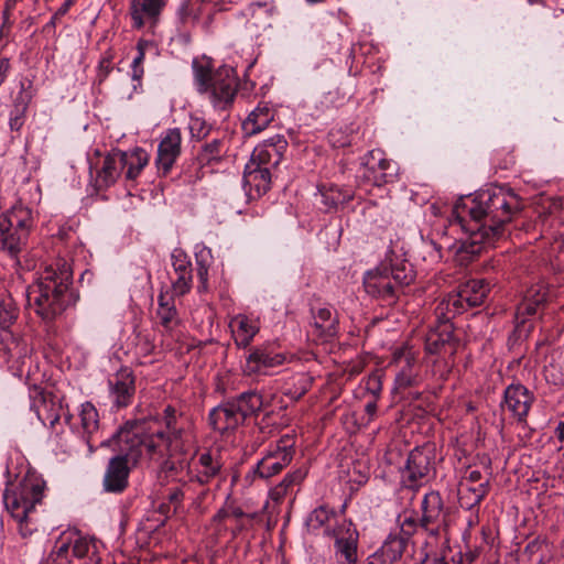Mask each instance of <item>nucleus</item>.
I'll return each mask as SVG.
<instances>
[{
  "mask_svg": "<svg viewBox=\"0 0 564 564\" xmlns=\"http://www.w3.org/2000/svg\"><path fill=\"white\" fill-rule=\"evenodd\" d=\"M522 207V199L518 194L511 188L497 185L457 202L452 212L454 223L469 234V237L449 247L455 262L459 265L471 262L481 253L486 243H492L503 234L505 226Z\"/></svg>",
  "mask_w": 564,
  "mask_h": 564,
  "instance_id": "1",
  "label": "nucleus"
},
{
  "mask_svg": "<svg viewBox=\"0 0 564 564\" xmlns=\"http://www.w3.org/2000/svg\"><path fill=\"white\" fill-rule=\"evenodd\" d=\"M73 270L65 259H56L44 267L36 281L28 288V303L45 323H52L69 306L78 294L72 289Z\"/></svg>",
  "mask_w": 564,
  "mask_h": 564,
  "instance_id": "2",
  "label": "nucleus"
},
{
  "mask_svg": "<svg viewBox=\"0 0 564 564\" xmlns=\"http://www.w3.org/2000/svg\"><path fill=\"white\" fill-rule=\"evenodd\" d=\"M45 481L35 474H28L12 489L3 492V502L11 517L18 522V529L23 538H28L37 531L36 521L33 518L35 506L42 502Z\"/></svg>",
  "mask_w": 564,
  "mask_h": 564,
  "instance_id": "3",
  "label": "nucleus"
},
{
  "mask_svg": "<svg viewBox=\"0 0 564 564\" xmlns=\"http://www.w3.org/2000/svg\"><path fill=\"white\" fill-rule=\"evenodd\" d=\"M194 79L200 94L209 93L215 107L225 108L232 102L237 93L236 72L230 66H221L215 72L208 63L193 61Z\"/></svg>",
  "mask_w": 564,
  "mask_h": 564,
  "instance_id": "4",
  "label": "nucleus"
},
{
  "mask_svg": "<svg viewBox=\"0 0 564 564\" xmlns=\"http://www.w3.org/2000/svg\"><path fill=\"white\" fill-rule=\"evenodd\" d=\"M34 227L33 212L22 203L0 215V251L17 258Z\"/></svg>",
  "mask_w": 564,
  "mask_h": 564,
  "instance_id": "5",
  "label": "nucleus"
},
{
  "mask_svg": "<svg viewBox=\"0 0 564 564\" xmlns=\"http://www.w3.org/2000/svg\"><path fill=\"white\" fill-rule=\"evenodd\" d=\"M152 420L164 426L156 430V436L164 440L165 449H170L173 454L189 453L195 441L194 427L192 421L181 410L169 404Z\"/></svg>",
  "mask_w": 564,
  "mask_h": 564,
  "instance_id": "6",
  "label": "nucleus"
},
{
  "mask_svg": "<svg viewBox=\"0 0 564 564\" xmlns=\"http://www.w3.org/2000/svg\"><path fill=\"white\" fill-rule=\"evenodd\" d=\"M436 474V445L426 442L409 452L400 468L401 488L417 492Z\"/></svg>",
  "mask_w": 564,
  "mask_h": 564,
  "instance_id": "7",
  "label": "nucleus"
},
{
  "mask_svg": "<svg viewBox=\"0 0 564 564\" xmlns=\"http://www.w3.org/2000/svg\"><path fill=\"white\" fill-rule=\"evenodd\" d=\"M100 445L108 446L117 453L109 459L106 467L102 479L104 490L111 494H121L128 488L131 468L138 464V454L131 447L116 444L113 435L102 441Z\"/></svg>",
  "mask_w": 564,
  "mask_h": 564,
  "instance_id": "8",
  "label": "nucleus"
},
{
  "mask_svg": "<svg viewBox=\"0 0 564 564\" xmlns=\"http://www.w3.org/2000/svg\"><path fill=\"white\" fill-rule=\"evenodd\" d=\"M148 421H128L113 434V442L123 447H131L138 454V462L145 453L150 458L161 454L163 438L156 436L155 431L147 430Z\"/></svg>",
  "mask_w": 564,
  "mask_h": 564,
  "instance_id": "9",
  "label": "nucleus"
},
{
  "mask_svg": "<svg viewBox=\"0 0 564 564\" xmlns=\"http://www.w3.org/2000/svg\"><path fill=\"white\" fill-rule=\"evenodd\" d=\"M489 284L484 279L468 280L449 293L436 307V312L444 315V311L452 316L464 313L468 308L480 306L488 293Z\"/></svg>",
  "mask_w": 564,
  "mask_h": 564,
  "instance_id": "10",
  "label": "nucleus"
},
{
  "mask_svg": "<svg viewBox=\"0 0 564 564\" xmlns=\"http://www.w3.org/2000/svg\"><path fill=\"white\" fill-rule=\"evenodd\" d=\"M294 454L292 437L289 435L282 436L268 446L262 458L252 468L253 476L260 479H269L280 474L291 464Z\"/></svg>",
  "mask_w": 564,
  "mask_h": 564,
  "instance_id": "11",
  "label": "nucleus"
},
{
  "mask_svg": "<svg viewBox=\"0 0 564 564\" xmlns=\"http://www.w3.org/2000/svg\"><path fill=\"white\" fill-rule=\"evenodd\" d=\"M325 535L334 539V554L337 564L358 563L359 533L351 521H343L335 528H326Z\"/></svg>",
  "mask_w": 564,
  "mask_h": 564,
  "instance_id": "12",
  "label": "nucleus"
},
{
  "mask_svg": "<svg viewBox=\"0 0 564 564\" xmlns=\"http://www.w3.org/2000/svg\"><path fill=\"white\" fill-rule=\"evenodd\" d=\"M490 491V477L480 470H466L458 486V501L462 508L478 507Z\"/></svg>",
  "mask_w": 564,
  "mask_h": 564,
  "instance_id": "13",
  "label": "nucleus"
},
{
  "mask_svg": "<svg viewBox=\"0 0 564 564\" xmlns=\"http://www.w3.org/2000/svg\"><path fill=\"white\" fill-rule=\"evenodd\" d=\"M366 177L373 185L382 186L398 180L399 166L395 162L388 160L380 149L371 150L364 159Z\"/></svg>",
  "mask_w": 564,
  "mask_h": 564,
  "instance_id": "14",
  "label": "nucleus"
},
{
  "mask_svg": "<svg viewBox=\"0 0 564 564\" xmlns=\"http://www.w3.org/2000/svg\"><path fill=\"white\" fill-rule=\"evenodd\" d=\"M438 318L443 317L445 321L431 329L425 337V351L430 355L438 356H453L456 351L457 344L454 340V327L449 323L453 318L451 314L444 311V315L436 312Z\"/></svg>",
  "mask_w": 564,
  "mask_h": 564,
  "instance_id": "15",
  "label": "nucleus"
},
{
  "mask_svg": "<svg viewBox=\"0 0 564 564\" xmlns=\"http://www.w3.org/2000/svg\"><path fill=\"white\" fill-rule=\"evenodd\" d=\"M534 402V394L522 383H511L503 392L500 404L502 411H508L518 422L527 421L529 411Z\"/></svg>",
  "mask_w": 564,
  "mask_h": 564,
  "instance_id": "16",
  "label": "nucleus"
},
{
  "mask_svg": "<svg viewBox=\"0 0 564 564\" xmlns=\"http://www.w3.org/2000/svg\"><path fill=\"white\" fill-rule=\"evenodd\" d=\"M182 152V132L180 128L167 129L161 137L156 166L161 176H167Z\"/></svg>",
  "mask_w": 564,
  "mask_h": 564,
  "instance_id": "17",
  "label": "nucleus"
},
{
  "mask_svg": "<svg viewBox=\"0 0 564 564\" xmlns=\"http://www.w3.org/2000/svg\"><path fill=\"white\" fill-rule=\"evenodd\" d=\"M364 288L370 296L379 299L389 305L394 304L400 295V291L382 264L365 274Z\"/></svg>",
  "mask_w": 564,
  "mask_h": 564,
  "instance_id": "18",
  "label": "nucleus"
},
{
  "mask_svg": "<svg viewBox=\"0 0 564 564\" xmlns=\"http://www.w3.org/2000/svg\"><path fill=\"white\" fill-rule=\"evenodd\" d=\"M224 462L218 449H206L197 455L189 481L200 486L209 485L223 470Z\"/></svg>",
  "mask_w": 564,
  "mask_h": 564,
  "instance_id": "19",
  "label": "nucleus"
},
{
  "mask_svg": "<svg viewBox=\"0 0 564 564\" xmlns=\"http://www.w3.org/2000/svg\"><path fill=\"white\" fill-rule=\"evenodd\" d=\"M108 386L112 404L116 408H127L131 404L135 393V378L129 368H121L112 375L108 380Z\"/></svg>",
  "mask_w": 564,
  "mask_h": 564,
  "instance_id": "20",
  "label": "nucleus"
},
{
  "mask_svg": "<svg viewBox=\"0 0 564 564\" xmlns=\"http://www.w3.org/2000/svg\"><path fill=\"white\" fill-rule=\"evenodd\" d=\"M208 422L210 427L220 434L234 432L245 423L231 399L212 409L208 414Z\"/></svg>",
  "mask_w": 564,
  "mask_h": 564,
  "instance_id": "21",
  "label": "nucleus"
},
{
  "mask_svg": "<svg viewBox=\"0 0 564 564\" xmlns=\"http://www.w3.org/2000/svg\"><path fill=\"white\" fill-rule=\"evenodd\" d=\"M284 361L283 354L273 352L268 347H256L246 358L243 372L247 376L267 375L269 369L281 366Z\"/></svg>",
  "mask_w": 564,
  "mask_h": 564,
  "instance_id": "22",
  "label": "nucleus"
},
{
  "mask_svg": "<svg viewBox=\"0 0 564 564\" xmlns=\"http://www.w3.org/2000/svg\"><path fill=\"white\" fill-rule=\"evenodd\" d=\"M167 0H131L130 15L132 26L142 29L147 23L155 25Z\"/></svg>",
  "mask_w": 564,
  "mask_h": 564,
  "instance_id": "23",
  "label": "nucleus"
},
{
  "mask_svg": "<svg viewBox=\"0 0 564 564\" xmlns=\"http://www.w3.org/2000/svg\"><path fill=\"white\" fill-rule=\"evenodd\" d=\"M172 267L176 278L172 280V292L176 296H183L192 289L193 270L187 254L182 250L172 253Z\"/></svg>",
  "mask_w": 564,
  "mask_h": 564,
  "instance_id": "24",
  "label": "nucleus"
},
{
  "mask_svg": "<svg viewBox=\"0 0 564 564\" xmlns=\"http://www.w3.org/2000/svg\"><path fill=\"white\" fill-rule=\"evenodd\" d=\"M448 514L449 508L445 505L438 490L431 489L423 496L420 503V516L424 523L444 522L448 520Z\"/></svg>",
  "mask_w": 564,
  "mask_h": 564,
  "instance_id": "25",
  "label": "nucleus"
},
{
  "mask_svg": "<svg viewBox=\"0 0 564 564\" xmlns=\"http://www.w3.org/2000/svg\"><path fill=\"white\" fill-rule=\"evenodd\" d=\"M539 308L540 306L524 299L518 304L514 314L516 325L509 336V341L514 344L529 337L533 330L531 317L538 313Z\"/></svg>",
  "mask_w": 564,
  "mask_h": 564,
  "instance_id": "26",
  "label": "nucleus"
},
{
  "mask_svg": "<svg viewBox=\"0 0 564 564\" xmlns=\"http://www.w3.org/2000/svg\"><path fill=\"white\" fill-rule=\"evenodd\" d=\"M381 264L400 292L404 286L410 285L415 280L416 272L414 267L405 259L394 257Z\"/></svg>",
  "mask_w": 564,
  "mask_h": 564,
  "instance_id": "27",
  "label": "nucleus"
},
{
  "mask_svg": "<svg viewBox=\"0 0 564 564\" xmlns=\"http://www.w3.org/2000/svg\"><path fill=\"white\" fill-rule=\"evenodd\" d=\"M243 184L250 193L254 191L258 196L267 193L271 186L270 169L256 162L248 163L243 173Z\"/></svg>",
  "mask_w": 564,
  "mask_h": 564,
  "instance_id": "28",
  "label": "nucleus"
},
{
  "mask_svg": "<svg viewBox=\"0 0 564 564\" xmlns=\"http://www.w3.org/2000/svg\"><path fill=\"white\" fill-rule=\"evenodd\" d=\"M227 151L228 147L225 138H214L199 145L194 159L199 167L214 165L221 162Z\"/></svg>",
  "mask_w": 564,
  "mask_h": 564,
  "instance_id": "29",
  "label": "nucleus"
},
{
  "mask_svg": "<svg viewBox=\"0 0 564 564\" xmlns=\"http://www.w3.org/2000/svg\"><path fill=\"white\" fill-rule=\"evenodd\" d=\"M313 326L316 335L327 340L338 334V316L330 307L312 308Z\"/></svg>",
  "mask_w": 564,
  "mask_h": 564,
  "instance_id": "30",
  "label": "nucleus"
},
{
  "mask_svg": "<svg viewBox=\"0 0 564 564\" xmlns=\"http://www.w3.org/2000/svg\"><path fill=\"white\" fill-rule=\"evenodd\" d=\"M77 531L68 530L63 532L50 553L48 561L51 564H74L75 544H77Z\"/></svg>",
  "mask_w": 564,
  "mask_h": 564,
  "instance_id": "31",
  "label": "nucleus"
},
{
  "mask_svg": "<svg viewBox=\"0 0 564 564\" xmlns=\"http://www.w3.org/2000/svg\"><path fill=\"white\" fill-rule=\"evenodd\" d=\"M275 111L267 102H260L242 122V129L247 135H253L263 131L274 119Z\"/></svg>",
  "mask_w": 564,
  "mask_h": 564,
  "instance_id": "32",
  "label": "nucleus"
},
{
  "mask_svg": "<svg viewBox=\"0 0 564 564\" xmlns=\"http://www.w3.org/2000/svg\"><path fill=\"white\" fill-rule=\"evenodd\" d=\"M174 293L161 292L158 296L156 317L160 325L166 330H173L180 324L178 312L175 306Z\"/></svg>",
  "mask_w": 564,
  "mask_h": 564,
  "instance_id": "33",
  "label": "nucleus"
},
{
  "mask_svg": "<svg viewBox=\"0 0 564 564\" xmlns=\"http://www.w3.org/2000/svg\"><path fill=\"white\" fill-rule=\"evenodd\" d=\"M11 340L7 344V361L15 375L22 376L24 367L30 359L31 348L26 341L18 339L10 334Z\"/></svg>",
  "mask_w": 564,
  "mask_h": 564,
  "instance_id": "34",
  "label": "nucleus"
},
{
  "mask_svg": "<svg viewBox=\"0 0 564 564\" xmlns=\"http://www.w3.org/2000/svg\"><path fill=\"white\" fill-rule=\"evenodd\" d=\"M74 564H99L101 561L99 546L95 539L83 535L77 531Z\"/></svg>",
  "mask_w": 564,
  "mask_h": 564,
  "instance_id": "35",
  "label": "nucleus"
},
{
  "mask_svg": "<svg viewBox=\"0 0 564 564\" xmlns=\"http://www.w3.org/2000/svg\"><path fill=\"white\" fill-rule=\"evenodd\" d=\"M230 399L243 422L250 416L258 415L263 408V397L254 390L245 391Z\"/></svg>",
  "mask_w": 564,
  "mask_h": 564,
  "instance_id": "36",
  "label": "nucleus"
},
{
  "mask_svg": "<svg viewBox=\"0 0 564 564\" xmlns=\"http://www.w3.org/2000/svg\"><path fill=\"white\" fill-rule=\"evenodd\" d=\"M120 166L126 171L128 180H134L149 162V155L145 150L135 148L131 152L118 151Z\"/></svg>",
  "mask_w": 564,
  "mask_h": 564,
  "instance_id": "37",
  "label": "nucleus"
},
{
  "mask_svg": "<svg viewBox=\"0 0 564 564\" xmlns=\"http://www.w3.org/2000/svg\"><path fill=\"white\" fill-rule=\"evenodd\" d=\"M408 544L409 543H406L401 536L397 535V533H390L383 541L381 547L378 549L375 554L386 564H394L402 558Z\"/></svg>",
  "mask_w": 564,
  "mask_h": 564,
  "instance_id": "38",
  "label": "nucleus"
},
{
  "mask_svg": "<svg viewBox=\"0 0 564 564\" xmlns=\"http://www.w3.org/2000/svg\"><path fill=\"white\" fill-rule=\"evenodd\" d=\"M319 196L325 212H330L351 200L354 191L349 187H338L337 185L322 186L319 188Z\"/></svg>",
  "mask_w": 564,
  "mask_h": 564,
  "instance_id": "39",
  "label": "nucleus"
},
{
  "mask_svg": "<svg viewBox=\"0 0 564 564\" xmlns=\"http://www.w3.org/2000/svg\"><path fill=\"white\" fill-rule=\"evenodd\" d=\"M235 343L238 347L247 348L258 333L259 328L248 316L239 314L230 323Z\"/></svg>",
  "mask_w": 564,
  "mask_h": 564,
  "instance_id": "40",
  "label": "nucleus"
},
{
  "mask_svg": "<svg viewBox=\"0 0 564 564\" xmlns=\"http://www.w3.org/2000/svg\"><path fill=\"white\" fill-rule=\"evenodd\" d=\"M79 417H80V426H82L83 437L85 438V441L89 447V451L93 452L94 446L91 444V436L99 429L98 411L91 402L87 401L80 405Z\"/></svg>",
  "mask_w": 564,
  "mask_h": 564,
  "instance_id": "41",
  "label": "nucleus"
},
{
  "mask_svg": "<svg viewBox=\"0 0 564 564\" xmlns=\"http://www.w3.org/2000/svg\"><path fill=\"white\" fill-rule=\"evenodd\" d=\"M306 477V471L299 468L288 473L283 479L269 491V497L275 503H281L292 489Z\"/></svg>",
  "mask_w": 564,
  "mask_h": 564,
  "instance_id": "42",
  "label": "nucleus"
},
{
  "mask_svg": "<svg viewBox=\"0 0 564 564\" xmlns=\"http://www.w3.org/2000/svg\"><path fill=\"white\" fill-rule=\"evenodd\" d=\"M122 170L118 151L110 153L102 161L101 170L97 174V182L101 186L109 187L115 184Z\"/></svg>",
  "mask_w": 564,
  "mask_h": 564,
  "instance_id": "43",
  "label": "nucleus"
},
{
  "mask_svg": "<svg viewBox=\"0 0 564 564\" xmlns=\"http://www.w3.org/2000/svg\"><path fill=\"white\" fill-rule=\"evenodd\" d=\"M313 378L305 372L295 373L285 383L284 395L293 400L302 398L312 387Z\"/></svg>",
  "mask_w": 564,
  "mask_h": 564,
  "instance_id": "44",
  "label": "nucleus"
},
{
  "mask_svg": "<svg viewBox=\"0 0 564 564\" xmlns=\"http://www.w3.org/2000/svg\"><path fill=\"white\" fill-rule=\"evenodd\" d=\"M335 516V510L326 505H322L310 512L306 518L305 525L312 533L324 528L329 519Z\"/></svg>",
  "mask_w": 564,
  "mask_h": 564,
  "instance_id": "45",
  "label": "nucleus"
},
{
  "mask_svg": "<svg viewBox=\"0 0 564 564\" xmlns=\"http://www.w3.org/2000/svg\"><path fill=\"white\" fill-rule=\"evenodd\" d=\"M347 100V97L344 93H341L339 87H334L325 93H323L315 105L316 110L319 112H325L333 108H338L343 106Z\"/></svg>",
  "mask_w": 564,
  "mask_h": 564,
  "instance_id": "46",
  "label": "nucleus"
},
{
  "mask_svg": "<svg viewBox=\"0 0 564 564\" xmlns=\"http://www.w3.org/2000/svg\"><path fill=\"white\" fill-rule=\"evenodd\" d=\"M19 311L11 296L0 294V328L8 330L17 321Z\"/></svg>",
  "mask_w": 564,
  "mask_h": 564,
  "instance_id": "47",
  "label": "nucleus"
},
{
  "mask_svg": "<svg viewBox=\"0 0 564 564\" xmlns=\"http://www.w3.org/2000/svg\"><path fill=\"white\" fill-rule=\"evenodd\" d=\"M187 454H173L170 449H166V458L162 463V470L167 475H177L185 469H189L191 460L186 458Z\"/></svg>",
  "mask_w": 564,
  "mask_h": 564,
  "instance_id": "48",
  "label": "nucleus"
},
{
  "mask_svg": "<svg viewBox=\"0 0 564 564\" xmlns=\"http://www.w3.org/2000/svg\"><path fill=\"white\" fill-rule=\"evenodd\" d=\"M398 522L400 527V532L397 535L404 539L406 543H409L410 539L419 531V529L426 528V523L423 522L421 516L416 518L414 516V511L403 518L401 516L398 517Z\"/></svg>",
  "mask_w": 564,
  "mask_h": 564,
  "instance_id": "49",
  "label": "nucleus"
},
{
  "mask_svg": "<svg viewBox=\"0 0 564 564\" xmlns=\"http://www.w3.org/2000/svg\"><path fill=\"white\" fill-rule=\"evenodd\" d=\"M145 41H139L137 44V55L132 59L131 64V77L133 80L138 82V85L133 86V89L135 90L138 86H141V79L144 74L143 68V61L145 56Z\"/></svg>",
  "mask_w": 564,
  "mask_h": 564,
  "instance_id": "50",
  "label": "nucleus"
},
{
  "mask_svg": "<svg viewBox=\"0 0 564 564\" xmlns=\"http://www.w3.org/2000/svg\"><path fill=\"white\" fill-rule=\"evenodd\" d=\"M269 150L274 158V164H279L288 149V141L282 134H275L263 141L261 144Z\"/></svg>",
  "mask_w": 564,
  "mask_h": 564,
  "instance_id": "51",
  "label": "nucleus"
},
{
  "mask_svg": "<svg viewBox=\"0 0 564 564\" xmlns=\"http://www.w3.org/2000/svg\"><path fill=\"white\" fill-rule=\"evenodd\" d=\"M188 130L192 140L203 141L209 135L212 126L207 123L203 118L191 117L188 122Z\"/></svg>",
  "mask_w": 564,
  "mask_h": 564,
  "instance_id": "52",
  "label": "nucleus"
},
{
  "mask_svg": "<svg viewBox=\"0 0 564 564\" xmlns=\"http://www.w3.org/2000/svg\"><path fill=\"white\" fill-rule=\"evenodd\" d=\"M31 98V95L24 90V86L22 85L21 90L18 93L14 99L13 109L10 112V117H17L25 120Z\"/></svg>",
  "mask_w": 564,
  "mask_h": 564,
  "instance_id": "53",
  "label": "nucleus"
},
{
  "mask_svg": "<svg viewBox=\"0 0 564 564\" xmlns=\"http://www.w3.org/2000/svg\"><path fill=\"white\" fill-rule=\"evenodd\" d=\"M115 53L111 48L104 52L97 67V80L102 83L113 69Z\"/></svg>",
  "mask_w": 564,
  "mask_h": 564,
  "instance_id": "54",
  "label": "nucleus"
},
{
  "mask_svg": "<svg viewBox=\"0 0 564 564\" xmlns=\"http://www.w3.org/2000/svg\"><path fill=\"white\" fill-rule=\"evenodd\" d=\"M328 142L334 148H345L351 143V134L347 128H333L328 132Z\"/></svg>",
  "mask_w": 564,
  "mask_h": 564,
  "instance_id": "55",
  "label": "nucleus"
},
{
  "mask_svg": "<svg viewBox=\"0 0 564 564\" xmlns=\"http://www.w3.org/2000/svg\"><path fill=\"white\" fill-rule=\"evenodd\" d=\"M547 295L549 290L545 285L535 284L527 290L523 299L541 307L544 306V304L546 303Z\"/></svg>",
  "mask_w": 564,
  "mask_h": 564,
  "instance_id": "56",
  "label": "nucleus"
},
{
  "mask_svg": "<svg viewBox=\"0 0 564 564\" xmlns=\"http://www.w3.org/2000/svg\"><path fill=\"white\" fill-rule=\"evenodd\" d=\"M250 162H256V164H261V166H268V167H269V165H272V166L276 165V164H274V158L271 154V152L269 150H267L265 148H263L262 145H259L254 149V151L251 155Z\"/></svg>",
  "mask_w": 564,
  "mask_h": 564,
  "instance_id": "57",
  "label": "nucleus"
},
{
  "mask_svg": "<svg viewBox=\"0 0 564 564\" xmlns=\"http://www.w3.org/2000/svg\"><path fill=\"white\" fill-rule=\"evenodd\" d=\"M448 528H449V520H445L444 522H440V523H429L426 525V528H422V530L424 532H426V534L430 538H438L441 535H444V541H445L446 538H449L448 536Z\"/></svg>",
  "mask_w": 564,
  "mask_h": 564,
  "instance_id": "58",
  "label": "nucleus"
},
{
  "mask_svg": "<svg viewBox=\"0 0 564 564\" xmlns=\"http://www.w3.org/2000/svg\"><path fill=\"white\" fill-rule=\"evenodd\" d=\"M165 499L174 506V509L177 510L184 500V491L180 486L170 487L166 490Z\"/></svg>",
  "mask_w": 564,
  "mask_h": 564,
  "instance_id": "59",
  "label": "nucleus"
},
{
  "mask_svg": "<svg viewBox=\"0 0 564 564\" xmlns=\"http://www.w3.org/2000/svg\"><path fill=\"white\" fill-rule=\"evenodd\" d=\"M415 383V376L411 372V369L401 370L395 377V384L399 389H405Z\"/></svg>",
  "mask_w": 564,
  "mask_h": 564,
  "instance_id": "60",
  "label": "nucleus"
},
{
  "mask_svg": "<svg viewBox=\"0 0 564 564\" xmlns=\"http://www.w3.org/2000/svg\"><path fill=\"white\" fill-rule=\"evenodd\" d=\"M197 276L199 280L198 291L205 292L208 288V267L200 260H197Z\"/></svg>",
  "mask_w": 564,
  "mask_h": 564,
  "instance_id": "61",
  "label": "nucleus"
},
{
  "mask_svg": "<svg viewBox=\"0 0 564 564\" xmlns=\"http://www.w3.org/2000/svg\"><path fill=\"white\" fill-rule=\"evenodd\" d=\"M228 505V512H229V517H232L237 520L243 518V517H248V518H251L253 519L254 518V514H247L243 512V510L239 507V506H236L235 503H227Z\"/></svg>",
  "mask_w": 564,
  "mask_h": 564,
  "instance_id": "62",
  "label": "nucleus"
},
{
  "mask_svg": "<svg viewBox=\"0 0 564 564\" xmlns=\"http://www.w3.org/2000/svg\"><path fill=\"white\" fill-rule=\"evenodd\" d=\"M138 337H139L138 346L140 347L141 352L144 356L150 355L154 349L153 343L147 336L141 337L140 335H138Z\"/></svg>",
  "mask_w": 564,
  "mask_h": 564,
  "instance_id": "63",
  "label": "nucleus"
},
{
  "mask_svg": "<svg viewBox=\"0 0 564 564\" xmlns=\"http://www.w3.org/2000/svg\"><path fill=\"white\" fill-rule=\"evenodd\" d=\"M427 246H430L432 249H433V253H431V258L435 261H441L443 259V253H442V245L437 243L436 241H434L433 239H431L429 242H426Z\"/></svg>",
  "mask_w": 564,
  "mask_h": 564,
  "instance_id": "64",
  "label": "nucleus"
}]
</instances>
